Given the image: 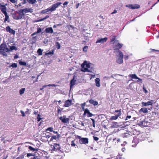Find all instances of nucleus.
Returning a JSON list of instances; mask_svg holds the SVG:
<instances>
[{
	"label": "nucleus",
	"instance_id": "nucleus-41",
	"mask_svg": "<svg viewBox=\"0 0 159 159\" xmlns=\"http://www.w3.org/2000/svg\"><path fill=\"white\" fill-rule=\"evenodd\" d=\"M86 103L85 102H84L83 103L81 104V107L83 109V110H85V109H84V107Z\"/></svg>",
	"mask_w": 159,
	"mask_h": 159
},
{
	"label": "nucleus",
	"instance_id": "nucleus-4",
	"mask_svg": "<svg viewBox=\"0 0 159 159\" xmlns=\"http://www.w3.org/2000/svg\"><path fill=\"white\" fill-rule=\"evenodd\" d=\"M78 138L79 139V143L81 144H86L89 142L87 138H81L80 136H78Z\"/></svg>",
	"mask_w": 159,
	"mask_h": 159
},
{
	"label": "nucleus",
	"instance_id": "nucleus-16",
	"mask_svg": "<svg viewBox=\"0 0 159 159\" xmlns=\"http://www.w3.org/2000/svg\"><path fill=\"white\" fill-rule=\"evenodd\" d=\"M45 31L46 33L52 34L53 32L52 28L51 27L46 28Z\"/></svg>",
	"mask_w": 159,
	"mask_h": 159
},
{
	"label": "nucleus",
	"instance_id": "nucleus-56",
	"mask_svg": "<svg viewBox=\"0 0 159 159\" xmlns=\"http://www.w3.org/2000/svg\"><path fill=\"white\" fill-rule=\"evenodd\" d=\"M93 139L95 141H97L99 139L98 138V137H96V136H93Z\"/></svg>",
	"mask_w": 159,
	"mask_h": 159
},
{
	"label": "nucleus",
	"instance_id": "nucleus-29",
	"mask_svg": "<svg viewBox=\"0 0 159 159\" xmlns=\"http://www.w3.org/2000/svg\"><path fill=\"white\" fill-rule=\"evenodd\" d=\"M118 126L119 125L118 123L115 122H113L111 125V127L112 128H117Z\"/></svg>",
	"mask_w": 159,
	"mask_h": 159
},
{
	"label": "nucleus",
	"instance_id": "nucleus-47",
	"mask_svg": "<svg viewBox=\"0 0 159 159\" xmlns=\"http://www.w3.org/2000/svg\"><path fill=\"white\" fill-rule=\"evenodd\" d=\"M4 51L6 52H8L9 51H10V50L7 47H5V48Z\"/></svg>",
	"mask_w": 159,
	"mask_h": 159
},
{
	"label": "nucleus",
	"instance_id": "nucleus-58",
	"mask_svg": "<svg viewBox=\"0 0 159 159\" xmlns=\"http://www.w3.org/2000/svg\"><path fill=\"white\" fill-rule=\"evenodd\" d=\"M131 118V116H127V117L126 118V119H125V120H127L128 119H130Z\"/></svg>",
	"mask_w": 159,
	"mask_h": 159
},
{
	"label": "nucleus",
	"instance_id": "nucleus-35",
	"mask_svg": "<svg viewBox=\"0 0 159 159\" xmlns=\"http://www.w3.org/2000/svg\"><path fill=\"white\" fill-rule=\"evenodd\" d=\"M27 1L30 3L32 4H34L36 2V0H27Z\"/></svg>",
	"mask_w": 159,
	"mask_h": 159
},
{
	"label": "nucleus",
	"instance_id": "nucleus-59",
	"mask_svg": "<svg viewBox=\"0 0 159 159\" xmlns=\"http://www.w3.org/2000/svg\"><path fill=\"white\" fill-rule=\"evenodd\" d=\"M128 57L129 56H125L124 57V58L125 60H127Z\"/></svg>",
	"mask_w": 159,
	"mask_h": 159
},
{
	"label": "nucleus",
	"instance_id": "nucleus-5",
	"mask_svg": "<svg viewBox=\"0 0 159 159\" xmlns=\"http://www.w3.org/2000/svg\"><path fill=\"white\" fill-rule=\"evenodd\" d=\"M60 120L64 123H69L70 120L69 118H66V116H61L59 118Z\"/></svg>",
	"mask_w": 159,
	"mask_h": 159
},
{
	"label": "nucleus",
	"instance_id": "nucleus-54",
	"mask_svg": "<svg viewBox=\"0 0 159 159\" xmlns=\"http://www.w3.org/2000/svg\"><path fill=\"white\" fill-rule=\"evenodd\" d=\"M20 112L21 113L22 115L23 116H25V114L23 111L22 110L20 111Z\"/></svg>",
	"mask_w": 159,
	"mask_h": 159
},
{
	"label": "nucleus",
	"instance_id": "nucleus-42",
	"mask_svg": "<svg viewBox=\"0 0 159 159\" xmlns=\"http://www.w3.org/2000/svg\"><path fill=\"white\" fill-rule=\"evenodd\" d=\"M150 50H151V51H150L151 52H159V50H158L154 49H150Z\"/></svg>",
	"mask_w": 159,
	"mask_h": 159
},
{
	"label": "nucleus",
	"instance_id": "nucleus-62",
	"mask_svg": "<svg viewBox=\"0 0 159 159\" xmlns=\"http://www.w3.org/2000/svg\"><path fill=\"white\" fill-rule=\"evenodd\" d=\"M0 54H2L3 56H6V53L5 52H3L2 53H0Z\"/></svg>",
	"mask_w": 159,
	"mask_h": 159
},
{
	"label": "nucleus",
	"instance_id": "nucleus-60",
	"mask_svg": "<svg viewBox=\"0 0 159 159\" xmlns=\"http://www.w3.org/2000/svg\"><path fill=\"white\" fill-rule=\"evenodd\" d=\"M80 4L79 3H78L76 5V8L77 9L78 8Z\"/></svg>",
	"mask_w": 159,
	"mask_h": 159
},
{
	"label": "nucleus",
	"instance_id": "nucleus-30",
	"mask_svg": "<svg viewBox=\"0 0 159 159\" xmlns=\"http://www.w3.org/2000/svg\"><path fill=\"white\" fill-rule=\"evenodd\" d=\"M29 149L31 151H38V148H33L31 146H29Z\"/></svg>",
	"mask_w": 159,
	"mask_h": 159
},
{
	"label": "nucleus",
	"instance_id": "nucleus-53",
	"mask_svg": "<svg viewBox=\"0 0 159 159\" xmlns=\"http://www.w3.org/2000/svg\"><path fill=\"white\" fill-rule=\"evenodd\" d=\"M10 2L12 3H15L17 2V0H9Z\"/></svg>",
	"mask_w": 159,
	"mask_h": 159
},
{
	"label": "nucleus",
	"instance_id": "nucleus-43",
	"mask_svg": "<svg viewBox=\"0 0 159 159\" xmlns=\"http://www.w3.org/2000/svg\"><path fill=\"white\" fill-rule=\"evenodd\" d=\"M57 137L56 135H53L52 136L50 140L52 141L53 139H56Z\"/></svg>",
	"mask_w": 159,
	"mask_h": 159
},
{
	"label": "nucleus",
	"instance_id": "nucleus-3",
	"mask_svg": "<svg viewBox=\"0 0 159 159\" xmlns=\"http://www.w3.org/2000/svg\"><path fill=\"white\" fill-rule=\"evenodd\" d=\"M1 11L5 16L4 22L5 23L6 21H7L8 22H9V17L8 15L7 12V8L6 9L5 8L2 9V10H1Z\"/></svg>",
	"mask_w": 159,
	"mask_h": 159
},
{
	"label": "nucleus",
	"instance_id": "nucleus-8",
	"mask_svg": "<svg viewBox=\"0 0 159 159\" xmlns=\"http://www.w3.org/2000/svg\"><path fill=\"white\" fill-rule=\"evenodd\" d=\"M126 7H128L129 8L132 9H138L140 7V5L138 4H135L134 5H126Z\"/></svg>",
	"mask_w": 159,
	"mask_h": 159
},
{
	"label": "nucleus",
	"instance_id": "nucleus-26",
	"mask_svg": "<svg viewBox=\"0 0 159 159\" xmlns=\"http://www.w3.org/2000/svg\"><path fill=\"white\" fill-rule=\"evenodd\" d=\"M47 86H49V87H50V86H52V87H56V85L55 84H49L47 85H44L42 87V88H41L40 89V90H43L44 88H45V87H46Z\"/></svg>",
	"mask_w": 159,
	"mask_h": 159
},
{
	"label": "nucleus",
	"instance_id": "nucleus-9",
	"mask_svg": "<svg viewBox=\"0 0 159 159\" xmlns=\"http://www.w3.org/2000/svg\"><path fill=\"white\" fill-rule=\"evenodd\" d=\"M123 44H120L119 43H117L116 44L114 47V50H119L123 46Z\"/></svg>",
	"mask_w": 159,
	"mask_h": 159
},
{
	"label": "nucleus",
	"instance_id": "nucleus-10",
	"mask_svg": "<svg viewBox=\"0 0 159 159\" xmlns=\"http://www.w3.org/2000/svg\"><path fill=\"white\" fill-rule=\"evenodd\" d=\"M60 149V147L59 144H57V143H54L52 148V150L55 151H56L57 150H59Z\"/></svg>",
	"mask_w": 159,
	"mask_h": 159
},
{
	"label": "nucleus",
	"instance_id": "nucleus-22",
	"mask_svg": "<svg viewBox=\"0 0 159 159\" xmlns=\"http://www.w3.org/2000/svg\"><path fill=\"white\" fill-rule=\"evenodd\" d=\"M148 108H142L139 110V112H143L144 113H146L148 112Z\"/></svg>",
	"mask_w": 159,
	"mask_h": 159
},
{
	"label": "nucleus",
	"instance_id": "nucleus-63",
	"mask_svg": "<svg viewBox=\"0 0 159 159\" xmlns=\"http://www.w3.org/2000/svg\"><path fill=\"white\" fill-rule=\"evenodd\" d=\"M38 34L36 32H34V33H33V34H31V35L32 36H33L35 34Z\"/></svg>",
	"mask_w": 159,
	"mask_h": 159
},
{
	"label": "nucleus",
	"instance_id": "nucleus-49",
	"mask_svg": "<svg viewBox=\"0 0 159 159\" xmlns=\"http://www.w3.org/2000/svg\"><path fill=\"white\" fill-rule=\"evenodd\" d=\"M34 156V155L32 153H27V156L28 157H29L30 156Z\"/></svg>",
	"mask_w": 159,
	"mask_h": 159
},
{
	"label": "nucleus",
	"instance_id": "nucleus-11",
	"mask_svg": "<svg viewBox=\"0 0 159 159\" xmlns=\"http://www.w3.org/2000/svg\"><path fill=\"white\" fill-rule=\"evenodd\" d=\"M23 17L22 14L19 13L18 14H14L13 15V17L14 19L15 20H19L21 19Z\"/></svg>",
	"mask_w": 159,
	"mask_h": 159
},
{
	"label": "nucleus",
	"instance_id": "nucleus-55",
	"mask_svg": "<svg viewBox=\"0 0 159 159\" xmlns=\"http://www.w3.org/2000/svg\"><path fill=\"white\" fill-rule=\"evenodd\" d=\"M57 113L61 115V111L59 109H58Z\"/></svg>",
	"mask_w": 159,
	"mask_h": 159
},
{
	"label": "nucleus",
	"instance_id": "nucleus-45",
	"mask_svg": "<svg viewBox=\"0 0 159 159\" xmlns=\"http://www.w3.org/2000/svg\"><path fill=\"white\" fill-rule=\"evenodd\" d=\"M91 120H92L93 122V127H95V120L94 119L92 118H91Z\"/></svg>",
	"mask_w": 159,
	"mask_h": 159
},
{
	"label": "nucleus",
	"instance_id": "nucleus-2",
	"mask_svg": "<svg viewBox=\"0 0 159 159\" xmlns=\"http://www.w3.org/2000/svg\"><path fill=\"white\" fill-rule=\"evenodd\" d=\"M118 52L119 53V54L117 56L118 58L116 59V62L119 64H121L123 62V54L120 50L118 51Z\"/></svg>",
	"mask_w": 159,
	"mask_h": 159
},
{
	"label": "nucleus",
	"instance_id": "nucleus-25",
	"mask_svg": "<svg viewBox=\"0 0 159 159\" xmlns=\"http://www.w3.org/2000/svg\"><path fill=\"white\" fill-rule=\"evenodd\" d=\"M95 82L96 86L98 87H99L100 86V79L99 78H96L95 79Z\"/></svg>",
	"mask_w": 159,
	"mask_h": 159
},
{
	"label": "nucleus",
	"instance_id": "nucleus-33",
	"mask_svg": "<svg viewBox=\"0 0 159 159\" xmlns=\"http://www.w3.org/2000/svg\"><path fill=\"white\" fill-rule=\"evenodd\" d=\"M117 112H118V113L117 115H119V116H120L121 115V109H120V110H116L115 111H114V113H116Z\"/></svg>",
	"mask_w": 159,
	"mask_h": 159
},
{
	"label": "nucleus",
	"instance_id": "nucleus-27",
	"mask_svg": "<svg viewBox=\"0 0 159 159\" xmlns=\"http://www.w3.org/2000/svg\"><path fill=\"white\" fill-rule=\"evenodd\" d=\"M49 16H48V15L46 16L45 17H44L43 18L40 19L35 20V22H40V21H43V20H46V19L48 18H49Z\"/></svg>",
	"mask_w": 159,
	"mask_h": 159
},
{
	"label": "nucleus",
	"instance_id": "nucleus-57",
	"mask_svg": "<svg viewBox=\"0 0 159 159\" xmlns=\"http://www.w3.org/2000/svg\"><path fill=\"white\" fill-rule=\"evenodd\" d=\"M88 70L87 68H84V70L82 69L81 70L83 72H85L87 71Z\"/></svg>",
	"mask_w": 159,
	"mask_h": 159
},
{
	"label": "nucleus",
	"instance_id": "nucleus-28",
	"mask_svg": "<svg viewBox=\"0 0 159 159\" xmlns=\"http://www.w3.org/2000/svg\"><path fill=\"white\" fill-rule=\"evenodd\" d=\"M120 116L118 115H116L115 116H111L110 118V120H116Z\"/></svg>",
	"mask_w": 159,
	"mask_h": 159
},
{
	"label": "nucleus",
	"instance_id": "nucleus-36",
	"mask_svg": "<svg viewBox=\"0 0 159 159\" xmlns=\"http://www.w3.org/2000/svg\"><path fill=\"white\" fill-rule=\"evenodd\" d=\"M25 91V88H22L20 90V95H22L24 93Z\"/></svg>",
	"mask_w": 159,
	"mask_h": 159
},
{
	"label": "nucleus",
	"instance_id": "nucleus-38",
	"mask_svg": "<svg viewBox=\"0 0 159 159\" xmlns=\"http://www.w3.org/2000/svg\"><path fill=\"white\" fill-rule=\"evenodd\" d=\"M17 64L16 63H13L10 66L11 67H12L13 68H16L17 67Z\"/></svg>",
	"mask_w": 159,
	"mask_h": 159
},
{
	"label": "nucleus",
	"instance_id": "nucleus-13",
	"mask_svg": "<svg viewBox=\"0 0 159 159\" xmlns=\"http://www.w3.org/2000/svg\"><path fill=\"white\" fill-rule=\"evenodd\" d=\"M87 113V116L88 117H91L93 116V114L90 113L89 111L87 108H86L84 110L83 115H85Z\"/></svg>",
	"mask_w": 159,
	"mask_h": 159
},
{
	"label": "nucleus",
	"instance_id": "nucleus-24",
	"mask_svg": "<svg viewBox=\"0 0 159 159\" xmlns=\"http://www.w3.org/2000/svg\"><path fill=\"white\" fill-rule=\"evenodd\" d=\"M31 10H32L31 8H25L24 9L21 10L22 11L21 12L22 13L24 12L25 13H26L27 12H31L30 11Z\"/></svg>",
	"mask_w": 159,
	"mask_h": 159
},
{
	"label": "nucleus",
	"instance_id": "nucleus-61",
	"mask_svg": "<svg viewBox=\"0 0 159 159\" xmlns=\"http://www.w3.org/2000/svg\"><path fill=\"white\" fill-rule=\"evenodd\" d=\"M117 10H114V11L111 13V14H115V13H116L117 12Z\"/></svg>",
	"mask_w": 159,
	"mask_h": 159
},
{
	"label": "nucleus",
	"instance_id": "nucleus-6",
	"mask_svg": "<svg viewBox=\"0 0 159 159\" xmlns=\"http://www.w3.org/2000/svg\"><path fill=\"white\" fill-rule=\"evenodd\" d=\"M6 30L7 32H9V33L13 35H14L15 34V31L11 29L9 26H8L6 27Z\"/></svg>",
	"mask_w": 159,
	"mask_h": 159
},
{
	"label": "nucleus",
	"instance_id": "nucleus-1",
	"mask_svg": "<svg viewBox=\"0 0 159 159\" xmlns=\"http://www.w3.org/2000/svg\"><path fill=\"white\" fill-rule=\"evenodd\" d=\"M62 3L61 2H57L52 5L51 7L47 9L43 10L41 11L42 14H45L49 11L52 12L56 10V8H57L59 6L61 5Z\"/></svg>",
	"mask_w": 159,
	"mask_h": 159
},
{
	"label": "nucleus",
	"instance_id": "nucleus-50",
	"mask_svg": "<svg viewBox=\"0 0 159 159\" xmlns=\"http://www.w3.org/2000/svg\"><path fill=\"white\" fill-rule=\"evenodd\" d=\"M143 89L144 92L145 93H148V91L144 87H143Z\"/></svg>",
	"mask_w": 159,
	"mask_h": 159
},
{
	"label": "nucleus",
	"instance_id": "nucleus-52",
	"mask_svg": "<svg viewBox=\"0 0 159 159\" xmlns=\"http://www.w3.org/2000/svg\"><path fill=\"white\" fill-rule=\"evenodd\" d=\"M37 121L38 122L39 121L41 120V118H40V115L39 114H38V116H37Z\"/></svg>",
	"mask_w": 159,
	"mask_h": 159
},
{
	"label": "nucleus",
	"instance_id": "nucleus-37",
	"mask_svg": "<svg viewBox=\"0 0 159 159\" xmlns=\"http://www.w3.org/2000/svg\"><path fill=\"white\" fill-rule=\"evenodd\" d=\"M10 49L11 50H16L17 49V48L15 46H12L10 47Z\"/></svg>",
	"mask_w": 159,
	"mask_h": 159
},
{
	"label": "nucleus",
	"instance_id": "nucleus-23",
	"mask_svg": "<svg viewBox=\"0 0 159 159\" xmlns=\"http://www.w3.org/2000/svg\"><path fill=\"white\" fill-rule=\"evenodd\" d=\"M149 122H148L145 120H144L141 122V125L143 126L147 127L149 125Z\"/></svg>",
	"mask_w": 159,
	"mask_h": 159
},
{
	"label": "nucleus",
	"instance_id": "nucleus-32",
	"mask_svg": "<svg viewBox=\"0 0 159 159\" xmlns=\"http://www.w3.org/2000/svg\"><path fill=\"white\" fill-rule=\"evenodd\" d=\"M53 54H54V51H53V50H52V51H50V52H48L46 53L45 54V55H46L48 56H48L49 55H50L51 56H52V55H53Z\"/></svg>",
	"mask_w": 159,
	"mask_h": 159
},
{
	"label": "nucleus",
	"instance_id": "nucleus-7",
	"mask_svg": "<svg viewBox=\"0 0 159 159\" xmlns=\"http://www.w3.org/2000/svg\"><path fill=\"white\" fill-rule=\"evenodd\" d=\"M153 101L152 100H151V101H148L147 102H141V104H142V107H145L150 105L152 106L153 104L152 102Z\"/></svg>",
	"mask_w": 159,
	"mask_h": 159
},
{
	"label": "nucleus",
	"instance_id": "nucleus-34",
	"mask_svg": "<svg viewBox=\"0 0 159 159\" xmlns=\"http://www.w3.org/2000/svg\"><path fill=\"white\" fill-rule=\"evenodd\" d=\"M116 36L115 35L113 36L112 37H111V38L110 42L112 43V42H113V41H114L116 40Z\"/></svg>",
	"mask_w": 159,
	"mask_h": 159
},
{
	"label": "nucleus",
	"instance_id": "nucleus-14",
	"mask_svg": "<svg viewBox=\"0 0 159 159\" xmlns=\"http://www.w3.org/2000/svg\"><path fill=\"white\" fill-rule=\"evenodd\" d=\"M72 101L69 99L66 101L65 102L64 107H70Z\"/></svg>",
	"mask_w": 159,
	"mask_h": 159
},
{
	"label": "nucleus",
	"instance_id": "nucleus-46",
	"mask_svg": "<svg viewBox=\"0 0 159 159\" xmlns=\"http://www.w3.org/2000/svg\"><path fill=\"white\" fill-rule=\"evenodd\" d=\"M41 31V29L40 28H37V31L36 32L37 33H40Z\"/></svg>",
	"mask_w": 159,
	"mask_h": 159
},
{
	"label": "nucleus",
	"instance_id": "nucleus-39",
	"mask_svg": "<svg viewBox=\"0 0 159 159\" xmlns=\"http://www.w3.org/2000/svg\"><path fill=\"white\" fill-rule=\"evenodd\" d=\"M88 47L87 46H85L83 48V51L86 52L87 51L88 49Z\"/></svg>",
	"mask_w": 159,
	"mask_h": 159
},
{
	"label": "nucleus",
	"instance_id": "nucleus-40",
	"mask_svg": "<svg viewBox=\"0 0 159 159\" xmlns=\"http://www.w3.org/2000/svg\"><path fill=\"white\" fill-rule=\"evenodd\" d=\"M57 48L58 49H59L60 48L61 46L60 44L58 42H57Z\"/></svg>",
	"mask_w": 159,
	"mask_h": 159
},
{
	"label": "nucleus",
	"instance_id": "nucleus-31",
	"mask_svg": "<svg viewBox=\"0 0 159 159\" xmlns=\"http://www.w3.org/2000/svg\"><path fill=\"white\" fill-rule=\"evenodd\" d=\"M43 50H42L41 48H39L37 51V52L38 53L39 55L41 56L42 55V52Z\"/></svg>",
	"mask_w": 159,
	"mask_h": 159
},
{
	"label": "nucleus",
	"instance_id": "nucleus-64",
	"mask_svg": "<svg viewBox=\"0 0 159 159\" xmlns=\"http://www.w3.org/2000/svg\"><path fill=\"white\" fill-rule=\"evenodd\" d=\"M18 57V55H16L14 56V59H17Z\"/></svg>",
	"mask_w": 159,
	"mask_h": 159
},
{
	"label": "nucleus",
	"instance_id": "nucleus-51",
	"mask_svg": "<svg viewBox=\"0 0 159 159\" xmlns=\"http://www.w3.org/2000/svg\"><path fill=\"white\" fill-rule=\"evenodd\" d=\"M74 140L72 141L71 142V146H75V144L74 143Z\"/></svg>",
	"mask_w": 159,
	"mask_h": 159
},
{
	"label": "nucleus",
	"instance_id": "nucleus-18",
	"mask_svg": "<svg viewBox=\"0 0 159 159\" xmlns=\"http://www.w3.org/2000/svg\"><path fill=\"white\" fill-rule=\"evenodd\" d=\"M19 64L21 66H26L27 67L29 68L30 67V65H26V63L25 61H19Z\"/></svg>",
	"mask_w": 159,
	"mask_h": 159
},
{
	"label": "nucleus",
	"instance_id": "nucleus-21",
	"mask_svg": "<svg viewBox=\"0 0 159 159\" xmlns=\"http://www.w3.org/2000/svg\"><path fill=\"white\" fill-rule=\"evenodd\" d=\"M89 102L90 103L93 104L94 106L97 105L98 104V103L97 101H94L92 99L90 100Z\"/></svg>",
	"mask_w": 159,
	"mask_h": 159
},
{
	"label": "nucleus",
	"instance_id": "nucleus-12",
	"mask_svg": "<svg viewBox=\"0 0 159 159\" xmlns=\"http://www.w3.org/2000/svg\"><path fill=\"white\" fill-rule=\"evenodd\" d=\"M107 39V37H105L104 38H99L96 41V43H103L106 42Z\"/></svg>",
	"mask_w": 159,
	"mask_h": 159
},
{
	"label": "nucleus",
	"instance_id": "nucleus-15",
	"mask_svg": "<svg viewBox=\"0 0 159 159\" xmlns=\"http://www.w3.org/2000/svg\"><path fill=\"white\" fill-rule=\"evenodd\" d=\"M7 47L5 44L2 43L0 45V53H2L4 51L5 48Z\"/></svg>",
	"mask_w": 159,
	"mask_h": 159
},
{
	"label": "nucleus",
	"instance_id": "nucleus-20",
	"mask_svg": "<svg viewBox=\"0 0 159 159\" xmlns=\"http://www.w3.org/2000/svg\"><path fill=\"white\" fill-rule=\"evenodd\" d=\"M75 77L74 76L73 79L71 80L70 83V89L72 88L73 86L75 84V83L76 80L75 79Z\"/></svg>",
	"mask_w": 159,
	"mask_h": 159
},
{
	"label": "nucleus",
	"instance_id": "nucleus-48",
	"mask_svg": "<svg viewBox=\"0 0 159 159\" xmlns=\"http://www.w3.org/2000/svg\"><path fill=\"white\" fill-rule=\"evenodd\" d=\"M68 2H64L63 4V5L64 6H62V7L63 8H64L65 7V6L67 5L68 4Z\"/></svg>",
	"mask_w": 159,
	"mask_h": 159
},
{
	"label": "nucleus",
	"instance_id": "nucleus-44",
	"mask_svg": "<svg viewBox=\"0 0 159 159\" xmlns=\"http://www.w3.org/2000/svg\"><path fill=\"white\" fill-rule=\"evenodd\" d=\"M53 128L52 127H50L48 128L47 129V131H50V132H52L53 131Z\"/></svg>",
	"mask_w": 159,
	"mask_h": 159
},
{
	"label": "nucleus",
	"instance_id": "nucleus-17",
	"mask_svg": "<svg viewBox=\"0 0 159 159\" xmlns=\"http://www.w3.org/2000/svg\"><path fill=\"white\" fill-rule=\"evenodd\" d=\"M139 143V139L137 138L136 137H134V138L133 140L132 143H134V144L133 145V146H135L136 145L138 144Z\"/></svg>",
	"mask_w": 159,
	"mask_h": 159
},
{
	"label": "nucleus",
	"instance_id": "nucleus-19",
	"mask_svg": "<svg viewBox=\"0 0 159 159\" xmlns=\"http://www.w3.org/2000/svg\"><path fill=\"white\" fill-rule=\"evenodd\" d=\"M129 76L130 77H131L133 79H138L139 80H140V81H141L142 80V79H141L139 78V77H138L135 74H130L129 75Z\"/></svg>",
	"mask_w": 159,
	"mask_h": 159
}]
</instances>
